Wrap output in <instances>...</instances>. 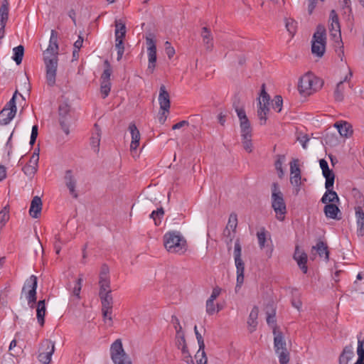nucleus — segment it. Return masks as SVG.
Masks as SVG:
<instances>
[{
    "mask_svg": "<svg viewBox=\"0 0 364 364\" xmlns=\"http://www.w3.org/2000/svg\"><path fill=\"white\" fill-rule=\"evenodd\" d=\"M355 214L357 224V234L358 236H364V211L361 206L355 207Z\"/></svg>",
    "mask_w": 364,
    "mask_h": 364,
    "instance_id": "16",
    "label": "nucleus"
},
{
    "mask_svg": "<svg viewBox=\"0 0 364 364\" xmlns=\"http://www.w3.org/2000/svg\"><path fill=\"white\" fill-rule=\"evenodd\" d=\"M242 138L244 149L251 153L252 151V135H242Z\"/></svg>",
    "mask_w": 364,
    "mask_h": 364,
    "instance_id": "45",
    "label": "nucleus"
},
{
    "mask_svg": "<svg viewBox=\"0 0 364 364\" xmlns=\"http://www.w3.org/2000/svg\"><path fill=\"white\" fill-rule=\"evenodd\" d=\"M194 332L196 334V339L198 341V346H199V351H200L201 350L205 349L204 340H203L201 334L198 332L196 326H195V327H194Z\"/></svg>",
    "mask_w": 364,
    "mask_h": 364,
    "instance_id": "62",
    "label": "nucleus"
},
{
    "mask_svg": "<svg viewBox=\"0 0 364 364\" xmlns=\"http://www.w3.org/2000/svg\"><path fill=\"white\" fill-rule=\"evenodd\" d=\"M283 100L280 95H277L272 100V108L277 112H280L282 108Z\"/></svg>",
    "mask_w": 364,
    "mask_h": 364,
    "instance_id": "51",
    "label": "nucleus"
},
{
    "mask_svg": "<svg viewBox=\"0 0 364 364\" xmlns=\"http://www.w3.org/2000/svg\"><path fill=\"white\" fill-rule=\"evenodd\" d=\"M9 16V3L6 0L0 6V23L6 24Z\"/></svg>",
    "mask_w": 364,
    "mask_h": 364,
    "instance_id": "30",
    "label": "nucleus"
},
{
    "mask_svg": "<svg viewBox=\"0 0 364 364\" xmlns=\"http://www.w3.org/2000/svg\"><path fill=\"white\" fill-rule=\"evenodd\" d=\"M42 210V201L40 197L34 196L31 200L29 214L33 218H38Z\"/></svg>",
    "mask_w": 364,
    "mask_h": 364,
    "instance_id": "20",
    "label": "nucleus"
},
{
    "mask_svg": "<svg viewBox=\"0 0 364 364\" xmlns=\"http://www.w3.org/2000/svg\"><path fill=\"white\" fill-rule=\"evenodd\" d=\"M259 309L257 306H254L250 311V314L247 320L248 329L250 333L254 332L257 326V318H258Z\"/></svg>",
    "mask_w": 364,
    "mask_h": 364,
    "instance_id": "23",
    "label": "nucleus"
},
{
    "mask_svg": "<svg viewBox=\"0 0 364 364\" xmlns=\"http://www.w3.org/2000/svg\"><path fill=\"white\" fill-rule=\"evenodd\" d=\"M257 237L258 239L259 246L261 249L264 247L266 239H267V231L264 228H261L259 232L257 233Z\"/></svg>",
    "mask_w": 364,
    "mask_h": 364,
    "instance_id": "46",
    "label": "nucleus"
},
{
    "mask_svg": "<svg viewBox=\"0 0 364 364\" xmlns=\"http://www.w3.org/2000/svg\"><path fill=\"white\" fill-rule=\"evenodd\" d=\"M176 346L180 350L187 347L184 333L176 334Z\"/></svg>",
    "mask_w": 364,
    "mask_h": 364,
    "instance_id": "44",
    "label": "nucleus"
},
{
    "mask_svg": "<svg viewBox=\"0 0 364 364\" xmlns=\"http://www.w3.org/2000/svg\"><path fill=\"white\" fill-rule=\"evenodd\" d=\"M323 212L325 213L326 217L328 218L334 220H340L341 218V217L338 216V214L341 215V210L336 204H326L323 208Z\"/></svg>",
    "mask_w": 364,
    "mask_h": 364,
    "instance_id": "21",
    "label": "nucleus"
},
{
    "mask_svg": "<svg viewBox=\"0 0 364 364\" xmlns=\"http://www.w3.org/2000/svg\"><path fill=\"white\" fill-rule=\"evenodd\" d=\"M343 81H340L338 82L334 91V98L336 101L341 102L343 100Z\"/></svg>",
    "mask_w": 364,
    "mask_h": 364,
    "instance_id": "38",
    "label": "nucleus"
},
{
    "mask_svg": "<svg viewBox=\"0 0 364 364\" xmlns=\"http://www.w3.org/2000/svg\"><path fill=\"white\" fill-rule=\"evenodd\" d=\"M171 323H173V327L176 330V334H178V333H183V331L182 330V326L180 324V321L176 316H171Z\"/></svg>",
    "mask_w": 364,
    "mask_h": 364,
    "instance_id": "63",
    "label": "nucleus"
},
{
    "mask_svg": "<svg viewBox=\"0 0 364 364\" xmlns=\"http://www.w3.org/2000/svg\"><path fill=\"white\" fill-rule=\"evenodd\" d=\"M279 361L280 364H288L289 361V353L287 350L279 352Z\"/></svg>",
    "mask_w": 364,
    "mask_h": 364,
    "instance_id": "60",
    "label": "nucleus"
},
{
    "mask_svg": "<svg viewBox=\"0 0 364 364\" xmlns=\"http://www.w3.org/2000/svg\"><path fill=\"white\" fill-rule=\"evenodd\" d=\"M322 85L323 82L321 79L313 75L306 74L300 78L298 90L304 96L310 95L320 89Z\"/></svg>",
    "mask_w": 364,
    "mask_h": 364,
    "instance_id": "4",
    "label": "nucleus"
},
{
    "mask_svg": "<svg viewBox=\"0 0 364 364\" xmlns=\"http://www.w3.org/2000/svg\"><path fill=\"white\" fill-rule=\"evenodd\" d=\"M146 43L147 46V54L149 60L147 71H149L150 73H153L156 64V42L153 38L146 37Z\"/></svg>",
    "mask_w": 364,
    "mask_h": 364,
    "instance_id": "12",
    "label": "nucleus"
},
{
    "mask_svg": "<svg viewBox=\"0 0 364 364\" xmlns=\"http://www.w3.org/2000/svg\"><path fill=\"white\" fill-rule=\"evenodd\" d=\"M294 259L296 261L302 272L306 274L308 270V267L306 266L307 255L304 252H300L298 246L296 247Z\"/></svg>",
    "mask_w": 364,
    "mask_h": 364,
    "instance_id": "18",
    "label": "nucleus"
},
{
    "mask_svg": "<svg viewBox=\"0 0 364 364\" xmlns=\"http://www.w3.org/2000/svg\"><path fill=\"white\" fill-rule=\"evenodd\" d=\"M242 255V247L240 243V240H237L235 242L234 247V258L235 263L237 268V284L236 289L240 287L244 282V271L245 264L241 259Z\"/></svg>",
    "mask_w": 364,
    "mask_h": 364,
    "instance_id": "9",
    "label": "nucleus"
},
{
    "mask_svg": "<svg viewBox=\"0 0 364 364\" xmlns=\"http://www.w3.org/2000/svg\"><path fill=\"white\" fill-rule=\"evenodd\" d=\"M14 55L12 57L13 60L16 62L17 65H19L22 62V59L24 53V47L21 45H19L13 49Z\"/></svg>",
    "mask_w": 364,
    "mask_h": 364,
    "instance_id": "29",
    "label": "nucleus"
},
{
    "mask_svg": "<svg viewBox=\"0 0 364 364\" xmlns=\"http://www.w3.org/2000/svg\"><path fill=\"white\" fill-rule=\"evenodd\" d=\"M38 280L37 277L31 275L27 279L23 284L21 291V295L25 294V297L28 301V304L31 308H33L36 303V289Z\"/></svg>",
    "mask_w": 364,
    "mask_h": 364,
    "instance_id": "7",
    "label": "nucleus"
},
{
    "mask_svg": "<svg viewBox=\"0 0 364 364\" xmlns=\"http://www.w3.org/2000/svg\"><path fill=\"white\" fill-rule=\"evenodd\" d=\"M18 93L16 90L12 98L6 103L4 109L0 112V124H8L14 117L16 113V96Z\"/></svg>",
    "mask_w": 364,
    "mask_h": 364,
    "instance_id": "10",
    "label": "nucleus"
},
{
    "mask_svg": "<svg viewBox=\"0 0 364 364\" xmlns=\"http://www.w3.org/2000/svg\"><path fill=\"white\" fill-rule=\"evenodd\" d=\"M64 180L65 186L69 190L70 194L74 198L78 197V193L76 191L77 181L75 178L72 170H67L65 173Z\"/></svg>",
    "mask_w": 364,
    "mask_h": 364,
    "instance_id": "13",
    "label": "nucleus"
},
{
    "mask_svg": "<svg viewBox=\"0 0 364 364\" xmlns=\"http://www.w3.org/2000/svg\"><path fill=\"white\" fill-rule=\"evenodd\" d=\"M273 333L274 335V344L276 353H279V351L287 350L283 334L281 331H277V326L273 327Z\"/></svg>",
    "mask_w": 364,
    "mask_h": 364,
    "instance_id": "15",
    "label": "nucleus"
},
{
    "mask_svg": "<svg viewBox=\"0 0 364 364\" xmlns=\"http://www.w3.org/2000/svg\"><path fill=\"white\" fill-rule=\"evenodd\" d=\"M38 170V167L32 164H27L23 168V172L29 177H32L35 175Z\"/></svg>",
    "mask_w": 364,
    "mask_h": 364,
    "instance_id": "47",
    "label": "nucleus"
},
{
    "mask_svg": "<svg viewBox=\"0 0 364 364\" xmlns=\"http://www.w3.org/2000/svg\"><path fill=\"white\" fill-rule=\"evenodd\" d=\"M334 126L337 128L339 134L342 136L347 138L353 134L352 126L347 122H337L335 123Z\"/></svg>",
    "mask_w": 364,
    "mask_h": 364,
    "instance_id": "22",
    "label": "nucleus"
},
{
    "mask_svg": "<svg viewBox=\"0 0 364 364\" xmlns=\"http://www.w3.org/2000/svg\"><path fill=\"white\" fill-rule=\"evenodd\" d=\"M105 70L101 75L100 82H110V76L112 74V67L107 60L104 62Z\"/></svg>",
    "mask_w": 364,
    "mask_h": 364,
    "instance_id": "33",
    "label": "nucleus"
},
{
    "mask_svg": "<svg viewBox=\"0 0 364 364\" xmlns=\"http://www.w3.org/2000/svg\"><path fill=\"white\" fill-rule=\"evenodd\" d=\"M237 225V218L236 214H231L229 217L228 225L226 228L231 229L234 233Z\"/></svg>",
    "mask_w": 364,
    "mask_h": 364,
    "instance_id": "53",
    "label": "nucleus"
},
{
    "mask_svg": "<svg viewBox=\"0 0 364 364\" xmlns=\"http://www.w3.org/2000/svg\"><path fill=\"white\" fill-rule=\"evenodd\" d=\"M102 316L105 322H107V321H109V325H112V309H102Z\"/></svg>",
    "mask_w": 364,
    "mask_h": 364,
    "instance_id": "59",
    "label": "nucleus"
},
{
    "mask_svg": "<svg viewBox=\"0 0 364 364\" xmlns=\"http://www.w3.org/2000/svg\"><path fill=\"white\" fill-rule=\"evenodd\" d=\"M312 250H316L321 257H324L326 261L329 259V251L326 243L323 241H318L315 246H313Z\"/></svg>",
    "mask_w": 364,
    "mask_h": 364,
    "instance_id": "24",
    "label": "nucleus"
},
{
    "mask_svg": "<svg viewBox=\"0 0 364 364\" xmlns=\"http://www.w3.org/2000/svg\"><path fill=\"white\" fill-rule=\"evenodd\" d=\"M326 28L322 25H318L312 39L311 51L318 57L323 55L326 50Z\"/></svg>",
    "mask_w": 364,
    "mask_h": 364,
    "instance_id": "6",
    "label": "nucleus"
},
{
    "mask_svg": "<svg viewBox=\"0 0 364 364\" xmlns=\"http://www.w3.org/2000/svg\"><path fill=\"white\" fill-rule=\"evenodd\" d=\"M233 107L235 108L237 115L240 119V122L248 119L247 117L245 111L242 107H239V106L237 105L235 102L233 103Z\"/></svg>",
    "mask_w": 364,
    "mask_h": 364,
    "instance_id": "58",
    "label": "nucleus"
},
{
    "mask_svg": "<svg viewBox=\"0 0 364 364\" xmlns=\"http://www.w3.org/2000/svg\"><path fill=\"white\" fill-rule=\"evenodd\" d=\"M159 103L160 109L164 112H169L170 96L164 85H161L159 90Z\"/></svg>",
    "mask_w": 364,
    "mask_h": 364,
    "instance_id": "14",
    "label": "nucleus"
},
{
    "mask_svg": "<svg viewBox=\"0 0 364 364\" xmlns=\"http://www.w3.org/2000/svg\"><path fill=\"white\" fill-rule=\"evenodd\" d=\"M38 360L43 364H49L52 355L55 351V343L50 340H45L41 343Z\"/></svg>",
    "mask_w": 364,
    "mask_h": 364,
    "instance_id": "11",
    "label": "nucleus"
},
{
    "mask_svg": "<svg viewBox=\"0 0 364 364\" xmlns=\"http://www.w3.org/2000/svg\"><path fill=\"white\" fill-rule=\"evenodd\" d=\"M183 355V360L188 364H194L192 356L191 355L188 347L181 350Z\"/></svg>",
    "mask_w": 364,
    "mask_h": 364,
    "instance_id": "61",
    "label": "nucleus"
},
{
    "mask_svg": "<svg viewBox=\"0 0 364 364\" xmlns=\"http://www.w3.org/2000/svg\"><path fill=\"white\" fill-rule=\"evenodd\" d=\"M101 304H102V309H112L113 308V298L112 296V294H109V292H107L105 294L99 295Z\"/></svg>",
    "mask_w": 364,
    "mask_h": 364,
    "instance_id": "28",
    "label": "nucleus"
},
{
    "mask_svg": "<svg viewBox=\"0 0 364 364\" xmlns=\"http://www.w3.org/2000/svg\"><path fill=\"white\" fill-rule=\"evenodd\" d=\"M111 90L110 82H100V92L103 99L106 98Z\"/></svg>",
    "mask_w": 364,
    "mask_h": 364,
    "instance_id": "48",
    "label": "nucleus"
},
{
    "mask_svg": "<svg viewBox=\"0 0 364 364\" xmlns=\"http://www.w3.org/2000/svg\"><path fill=\"white\" fill-rule=\"evenodd\" d=\"M196 358L197 364H207L208 359L204 349L200 351H199V350H198L196 355Z\"/></svg>",
    "mask_w": 364,
    "mask_h": 364,
    "instance_id": "56",
    "label": "nucleus"
},
{
    "mask_svg": "<svg viewBox=\"0 0 364 364\" xmlns=\"http://www.w3.org/2000/svg\"><path fill=\"white\" fill-rule=\"evenodd\" d=\"M269 107H262V102H258L257 116L260 120V124H264L267 120V114L269 112Z\"/></svg>",
    "mask_w": 364,
    "mask_h": 364,
    "instance_id": "31",
    "label": "nucleus"
},
{
    "mask_svg": "<svg viewBox=\"0 0 364 364\" xmlns=\"http://www.w3.org/2000/svg\"><path fill=\"white\" fill-rule=\"evenodd\" d=\"M115 39L124 40L126 35V26L125 23L121 20H115Z\"/></svg>",
    "mask_w": 364,
    "mask_h": 364,
    "instance_id": "25",
    "label": "nucleus"
},
{
    "mask_svg": "<svg viewBox=\"0 0 364 364\" xmlns=\"http://www.w3.org/2000/svg\"><path fill=\"white\" fill-rule=\"evenodd\" d=\"M115 48L117 50V60L119 61L124 52V46L123 40H116L115 39Z\"/></svg>",
    "mask_w": 364,
    "mask_h": 364,
    "instance_id": "50",
    "label": "nucleus"
},
{
    "mask_svg": "<svg viewBox=\"0 0 364 364\" xmlns=\"http://www.w3.org/2000/svg\"><path fill=\"white\" fill-rule=\"evenodd\" d=\"M82 278L80 277L76 281V283H75V287L73 290V294L75 296H77L78 298H79L81 288H82Z\"/></svg>",
    "mask_w": 364,
    "mask_h": 364,
    "instance_id": "64",
    "label": "nucleus"
},
{
    "mask_svg": "<svg viewBox=\"0 0 364 364\" xmlns=\"http://www.w3.org/2000/svg\"><path fill=\"white\" fill-rule=\"evenodd\" d=\"M259 100L262 102V107L269 106L270 97L265 90V84L262 85Z\"/></svg>",
    "mask_w": 364,
    "mask_h": 364,
    "instance_id": "40",
    "label": "nucleus"
},
{
    "mask_svg": "<svg viewBox=\"0 0 364 364\" xmlns=\"http://www.w3.org/2000/svg\"><path fill=\"white\" fill-rule=\"evenodd\" d=\"M296 25H297V23L294 20H293V19L287 20L286 28H287V31H289V33L291 36H293L296 33V27H297Z\"/></svg>",
    "mask_w": 364,
    "mask_h": 364,
    "instance_id": "55",
    "label": "nucleus"
},
{
    "mask_svg": "<svg viewBox=\"0 0 364 364\" xmlns=\"http://www.w3.org/2000/svg\"><path fill=\"white\" fill-rule=\"evenodd\" d=\"M17 341L16 340L14 339L11 341L10 346H9V351L10 354L12 356H18V355L22 353V348L21 347H18L17 350H15V348L16 347Z\"/></svg>",
    "mask_w": 364,
    "mask_h": 364,
    "instance_id": "54",
    "label": "nucleus"
},
{
    "mask_svg": "<svg viewBox=\"0 0 364 364\" xmlns=\"http://www.w3.org/2000/svg\"><path fill=\"white\" fill-rule=\"evenodd\" d=\"M271 189L272 208L274 210L277 219L282 221L284 219V215L287 213V206L283 193L280 191L277 183H273Z\"/></svg>",
    "mask_w": 364,
    "mask_h": 364,
    "instance_id": "3",
    "label": "nucleus"
},
{
    "mask_svg": "<svg viewBox=\"0 0 364 364\" xmlns=\"http://www.w3.org/2000/svg\"><path fill=\"white\" fill-rule=\"evenodd\" d=\"M321 202L324 204L329 203H339V198L337 196V198H335L330 193H328V191H326L321 199Z\"/></svg>",
    "mask_w": 364,
    "mask_h": 364,
    "instance_id": "52",
    "label": "nucleus"
},
{
    "mask_svg": "<svg viewBox=\"0 0 364 364\" xmlns=\"http://www.w3.org/2000/svg\"><path fill=\"white\" fill-rule=\"evenodd\" d=\"M99 285H100L99 295L105 294L107 292H109V294L112 293V290L110 289L109 279L99 278Z\"/></svg>",
    "mask_w": 364,
    "mask_h": 364,
    "instance_id": "32",
    "label": "nucleus"
},
{
    "mask_svg": "<svg viewBox=\"0 0 364 364\" xmlns=\"http://www.w3.org/2000/svg\"><path fill=\"white\" fill-rule=\"evenodd\" d=\"M301 169L299 168V160L294 159L290 162V174H300Z\"/></svg>",
    "mask_w": 364,
    "mask_h": 364,
    "instance_id": "57",
    "label": "nucleus"
},
{
    "mask_svg": "<svg viewBox=\"0 0 364 364\" xmlns=\"http://www.w3.org/2000/svg\"><path fill=\"white\" fill-rule=\"evenodd\" d=\"M95 132L90 139V144L95 149V151L97 152L99 151L98 147L100 146L101 133L100 129L97 124H95Z\"/></svg>",
    "mask_w": 364,
    "mask_h": 364,
    "instance_id": "27",
    "label": "nucleus"
},
{
    "mask_svg": "<svg viewBox=\"0 0 364 364\" xmlns=\"http://www.w3.org/2000/svg\"><path fill=\"white\" fill-rule=\"evenodd\" d=\"M164 244L168 252L181 255L186 250V240L178 232H168L164 236Z\"/></svg>",
    "mask_w": 364,
    "mask_h": 364,
    "instance_id": "2",
    "label": "nucleus"
},
{
    "mask_svg": "<svg viewBox=\"0 0 364 364\" xmlns=\"http://www.w3.org/2000/svg\"><path fill=\"white\" fill-rule=\"evenodd\" d=\"M46 302L45 300H40L37 304L36 308V317L39 324L43 326L45 323V315H46Z\"/></svg>",
    "mask_w": 364,
    "mask_h": 364,
    "instance_id": "26",
    "label": "nucleus"
},
{
    "mask_svg": "<svg viewBox=\"0 0 364 364\" xmlns=\"http://www.w3.org/2000/svg\"><path fill=\"white\" fill-rule=\"evenodd\" d=\"M110 354L114 364H132L130 358L123 349L120 339L116 340L111 345Z\"/></svg>",
    "mask_w": 364,
    "mask_h": 364,
    "instance_id": "8",
    "label": "nucleus"
},
{
    "mask_svg": "<svg viewBox=\"0 0 364 364\" xmlns=\"http://www.w3.org/2000/svg\"><path fill=\"white\" fill-rule=\"evenodd\" d=\"M215 301L208 299L205 304V311L209 316H212L217 313Z\"/></svg>",
    "mask_w": 364,
    "mask_h": 364,
    "instance_id": "49",
    "label": "nucleus"
},
{
    "mask_svg": "<svg viewBox=\"0 0 364 364\" xmlns=\"http://www.w3.org/2000/svg\"><path fill=\"white\" fill-rule=\"evenodd\" d=\"M284 160L285 156L279 155L277 156V159L274 163V166L276 170L277 171L278 176L279 178H282L284 175V172L282 168V164L284 163Z\"/></svg>",
    "mask_w": 364,
    "mask_h": 364,
    "instance_id": "35",
    "label": "nucleus"
},
{
    "mask_svg": "<svg viewBox=\"0 0 364 364\" xmlns=\"http://www.w3.org/2000/svg\"><path fill=\"white\" fill-rule=\"evenodd\" d=\"M331 24L329 27L330 35L332 39L338 44V50H336L338 56L341 60L344 55L343 46L341 40V26L338 21V16L335 10H331L330 12Z\"/></svg>",
    "mask_w": 364,
    "mask_h": 364,
    "instance_id": "5",
    "label": "nucleus"
},
{
    "mask_svg": "<svg viewBox=\"0 0 364 364\" xmlns=\"http://www.w3.org/2000/svg\"><path fill=\"white\" fill-rule=\"evenodd\" d=\"M241 136L252 135V128L248 119L240 121Z\"/></svg>",
    "mask_w": 364,
    "mask_h": 364,
    "instance_id": "42",
    "label": "nucleus"
},
{
    "mask_svg": "<svg viewBox=\"0 0 364 364\" xmlns=\"http://www.w3.org/2000/svg\"><path fill=\"white\" fill-rule=\"evenodd\" d=\"M203 39V43L207 51H211L213 48V38L210 28L203 27L200 33Z\"/></svg>",
    "mask_w": 364,
    "mask_h": 364,
    "instance_id": "17",
    "label": "nucleus"
},
{
    "mask_svg": "<svg viewBox=\"0 0 364 364\" xmlns=\"http://www.w3.org/2000/svg\"><path fill=\"white\" fill-rule=\"evenodd\" d=\"M164 215L163 208H158L156 210H153L150 215V218L154 221L156 225H159L161 223V219Z\"/></svg>",
    "mask_w": 364,
    "mask_h": 364,
    "instance_id": "39",
    "label": "nucleus"
},
{
    "mask_svg": "<svg viewBox=\"0 0 364 364\" xmlns=\"http://www.w3.org/2000/svg\"><path fill=\"white\" fill-rule=\"evenodd\" d=\"M70 110V105L67 102L60 103L58 107L60 119H67Z\"/></svg>",
    "mask_w": 364,
    "mask_h": 364,
    "instance_id": "41",
    "label": "nucleus"
},
{
    "mask_svg": "<svg viewBox=\"0 0 364 364\" xmlns=\"http://www.w3.org/2000/svg\"><path fill=\"white\" fill-rule=\"evenodd\" d=\"M357 354L358 358L354 364H364V340H358Z\"/></svg>",
    "mask_w": 364,
    "mask_h": 364,
    "instance_id": "36",
    "label": "nucleus"
},
{
    "mask_svg": "<svg viewBox=\"0 0 364 364\" xmlns=\"http://www.w3.org/2000/svg\"><path fill=\"white\" fill-rule=\"evenodd\" d=\"M301 176L300 174H292L290 176V183L291 185H293L295 188V193L297 195L299 192L300 191V186L301 184Z\"/></svg>",
    "mask_w": 364,
    "mask_h": 364,
    "instance_id": "37",
    "label": "nucleus"
},
{
    "mask_svg": "<svg viewBox=\"0 0 364 364\" xmlns=\"http://www.w3.org/2000/svg\"><path fill=\"white\" fill-rule=\"evenodd\" d=\"M335 180V176L328 177L326 178L325 187L328 193H330L333 197L337 198V193L336 191L332 190Z\"/></svg>",
    "mask_w": 364,
    "mask_h": 364,
    "instance_id": "43",
    "label": "nucleus"
},
{
    "mask_svg": "<svg viewBox=\"0 0 364 364\" xmlns=\"http://www.w3.org/2000/svg\"><path fill=\"white\" fill-rule=\"evenodd\" d=\"M129 130L132 136V141L130 144V149L136 150L140 141V133L134 123H130L129 125Z\"/></svg>",
    "mask_w": 364,
    "mask_h": 364,
    "instance_id": "19",
    "label": "nucleus"
},
{
    "mask_svg": "<svg viewBox=\"0 0 364 364\" xmlns=\"http://www.w3.org/2000/svg\"><path fill=\"white\" fill-rule=\"evenodd\" d=\"M58 49V32L55 30H51L48 47L43 53V60L46 68V82L50 87H53L55 84Z\"/></svg>",
    "mask_w": 364,
    "mask_h": 364,
    "instance_id": "1",
    "label": "nucleus"
},
{
    "mask_svg": "<svg viewBox=\"0 0 364 364\" xmlns=\"http://www.w3.org/2000/svg\"><path fill=\"white\" fill-rule=\"evenodd\" d=\"M354 356V353L350 349L345 348L340 355L339 363L340 364H348V361L350 360Z\"/></svg>",
    "mask_w": 364,
    "mask_h": 364,
    "instance_id": "34",
    "label": "nucleus"
}]
</instances>
